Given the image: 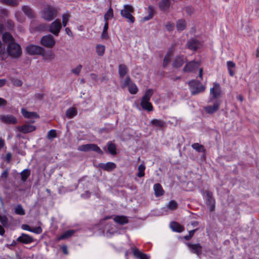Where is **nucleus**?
Instances as JSON below:
<instances>
[{"label": "nucleus", "instance_id": "f257e3e1", "mask_svg": "<svg viewBox=\"0 0 259 259\" xmlns=\"http://www.w3.org/2000/svg\"><path fill=\"white\" fill-rule=\"evenodd\" d=\"M6 53L13 58H18L22 54L21 46L16 42L9 43L7 45Z\"/></svg>", "mask_w": 259, "mask_h": 259}, {"label": "nucleus", "instance_id": "f03ea898", "mask_svg": "<svg viewBox=\"0 0 259 259\" xmlns=\"http://www.w3.org/2000/svg\"><path fill=\"white\" fill-rule=\"evenodd\" d=\"M152 95L153 90L152 89H148L143 96L140 105L144 110L148 111H152L153 110V106L149 102Z\"/></svg>", "mask_w": 259, "mask_h": 259}, {"label": "nucleus", "instance_id": "7ed1b4c3", "mask_svg": "<svg viewBox=\"0 0 259 259\" xmlns=\"http://www.w3.org/2000/svg\"><path fill=\"white\" fill-rule=\"evenodd\" d=\"M188 84L191 94L196 95L204 91L205 88L202 85L201 82L196 80H192L189 82Z\"/></svg>", "mask_w": 259, "mask_h": 259}, {"label": "nucleus", "instance_id": "20e7f679", "mask_svg": "<svg viewBox=\"0 0 259 259\" xmlns=\"http://www.w3.org/2000/svg\"><path fill=\"white\" fill-rule=\"evenodd\" d=\"M210 97L209 102H212L213 100H218V98L221 97L222 95V91L221 85L217 82L213 83V87L210 89Z\"/></svg>", "mask_w": 259, "mask_h": 259}, {"label": "nucleus", "instance_id": "39448f33", "mask_svg": "<svg viewBox=\"0 0 259 259\" xmlns=\"http://www.w3.org/2000/svg\"><path fill=\"white\" fill-rule=\"evenodd\" d=\"M123 9L120 11L121 15L126 19L128 22L133 23L135 21V18L132 15L134 12V8L131 5H125Z\"/></svg>", "mask_w": 259, "mask_h": 259}, {"label": "nucleus", "instance_id": "423d86ee", "mask_svg": "<svg viewBox=\"0 0 259 259\" xmlns=\"http://www.w3.org/2000/svg\"><path fill=\"white\" fill-rule=\"evenodd\" d=\"M78 150L80 151L88 152L94 151L99 154H102L103 152L100 147L95 144H88L80 145L78 147Z\"/></svg>", "mask_w": 259, "mask_h": 259}, {"label": "nucleus", "instance_id": "0eeeda50", "mask_svg": "<svg viewBox=\"0 0 259 259\" xmlns=\"http://www.w3.org/2000/svg\"><path fill=\"white\" fill-rule=\"evenodd\" d=\"M62 28L60 20L56 19L50 24V32L55 36H58Z\"/></svg>", "mask_w": 259, "mask_h": 259}, {"label": "nucleus", "instance_id": "6e6552de", "mask_svg": "<svg viewBox=\"0 0 259 259\" xmlns=\"http://www.w3.org/2000/svg\"><path fill=\"white\" fill-rule=\"evenodd\" d=\"M26 51L30 55H42L44 54V49L38 46L29 45L26 47Z\"/></svg>", "mask_w": 259, "mask_h": 259}, {"label": "nucleus", "instance_id": "1a4fd4ad", "mask_svg": "<svg viewBox=\"0 0 259 259\" xmlns=\"http://www.w3.org/2000/svg\"><path fill=\"white\" fill-rule=\"evenodd\" d=\"M221 103L220 100H216L212 105H208L204 107V110L208 114H213L219 110Z\"/></svg>", "mask_w": 259, "mask_h": 259}, {"label": "nucleus", "instance_id": "9d476101", "mask_svg": "<svg viewBox=\"0 0 259 259\" xmlns=\"http://www.w3.org/2000/svg\"><path fill=\"white\" fill-rule=\"evenodd\" d=\"M200 63L194 61L187 63L183 68V71L185 72H194L199 67Z\"/></svg>", "mask_w": 259, "mask_h": 259}, {"label": "nucleus", "instance_id": "9b49d317", "mask_svg": "<svg viewBox=\"0 0 259 259\" xmlns=\"http://www.w3.org/2000/svg\"><path fill=\"white\" fill-rule=\"evenodd\" d=\"M205 199L206 204L210 207V210L213 211L215 207V199L213 197L212 192L206 191L205 192Z\"/></svg>", "mask_w": 259, "mask_h": 259}, {"label": "nucleus", "instance_id": "f8f14e48", "mask_svg": "<svg viewBox=\"0 0 259 259\" xmlns=\"http://www.w3.org/2000/svg\"><path fill=\"white\" fill-rule=\"evenodd\" d=\"M186 245L192 253L196 254L197 255L201 254L202 247L199 243H187Z\"/></svg>", "mask_w": 259, "mask_h": 259}, {"label": "nucleus", "instance_id": "ddd939ff", "mask_svg": "<svg viewBox=\"0 0 259 259\" xmlns=\"http://www.w3.org/2000/svg\"><path fill=\"white\" fill-rule=\"evenodd\" d=\"M2 121L7 124H15L17 123V119L12 115H3L0 116Z\"/></svg>", "mask_w": 259, "mask_h": 259}, {"label": "nucleus", "instance_id": "4468645a", "mask_svg": "<svg viewBox=\"0 0 259 259\" xmlns=\"http://www.w3.org/2000/svg\"><path fill=\"white\" fill-rule=\"evenodd\" d=\"M22 115L26 118L32 119H36L39 117L38 115L36 112L28 111L25 108H22L21 110Z\"/></svg>", "mask_w": 259, "mask_h": 259}, {"label": "nucleus", "instance_id": "2eb2a0df", "mask_svg": "<svg viewBox=\"0 0 259 259\" xmlns=\"http://www.w3.org/2000/svg\"><path fill=\"white\" fill-rule=\"evenodd\" d=\"M199 42L195 38L190 39L187 44V48L191 50L196 51L199 47Z\"/></svg>", "mask_w": 259, "mask_h": 259}, {"label": "nucleus", "instance_id": "dca6fc26", "mask_svg": "<svg viewBox=\"0 0 259 259\" xmlns=\"http://www.w3.org/2000/svg\"><path fill=\"white\" fill-rule=\"evenodd\" d=\"M19 131L23 133H28L35 130V126L30 124H24L17 127Z\"/></svg>", "mask_w": 259, "mask_h": 259}, {"label": "nucleus", "instance_id": "f3484780", "mask_svg": "<svg viewBox=\"0 0 259 259\" xmlns=\"http://www.w3.org/2000/svg\"><path fill=\"white\" fill-rule=\"evenodd\" d=\"M17 241L24 244H28L33 242V238L26 234H22L17 238Z\"/></svg>", "mask_w": 259, "mask_h": 259}, {"label": "nucleus", "instance_id": "a211bd4d", "mask_svg": "<svg viewBox=\"0 0 259 259\" xmlns=\"http://www.w3.org/2000/svg\"><path fill=\"white\" fill-rule=\"evenodd\" d=\"M186 60V58L183 56L176 57L173 62V67L179 68L182 66L185 62Z\"/></svg>", "mask_w": 259, "mask_h": 259}, {"label": "nucleus", "instance_id": "6ab92c4d", "mask_svg": "<svg viewBox=\"0 0 259 259\" xmlns=\"http://www.w3.org/2000/svg\"><path fill=\"white\" fill-rule=\"evenodd\" d=\"M100 166L103 169L108 171H110L114 169L116 167V165L114 162H108L105 164H100Z\"/></svg>", "mask_w": 259, "mask_h": 259}, {"label": "nucleus", "instance_id": "aec40b11", "mask_svg": "<svg viewBox=\"0 0 259 259\" xmlns=\"http://www.w3.org/2000/svg\"><path fill=\"white\" fill-rule=\"evenodd\" d=\"M113 220L119 225H124L128 222V220L127 217L124 215L115 216Z\"/></svg>", "mask_w": 259, "mask_h": 259}, {"label": "nucleus", "instance_id": "412c9836", "mask_svg": "<svg viewBox=\"0 0 259 259\" xmlns=\"http://www.w3.org/2000/svg\"><path fill=\"white\" fill-rule=\"evenodd\" d=\"M133 254L135 257L139 259H149L146 254L142 252L137 248L133 249Z\"/></svg>", "mask_w": 259, "mask_h": 259}, {"label": "nucleus", "instance_id": "4be33fe9", "mask_svg": "<svg viewBox=\"0 0 259 259\" xmlns=\"http://www.w3.org/2000/svg\"><path fill=\"white\" fill-rule=\"evenodd\" d=\"M3 40L4 42L9 44L11 42H15V40L12 35L9 32H6L3 35Z\"/></svg>", "mask_w": 259, "mask_h": 259}, {"label": "nucleus", "instance_id": "5701e85b", "mask_svg": "<svg viewBox=\"0 0 259 259\" xmlns=\"http://www.w3.org/2000/svg\"><path fill=\"white\" fill-rule=\"evenodd\" d=\"M153 189H154L155 195L156 196H157V197L160 196L163 194L164 191L160 184H159V183L155 184L154 185Z\"/></svg>", "mask_w": 259, "mask_h": 259}, {"label": "nucleus", "instance_id": "b1692460", "mask_svg": "<svg viewBox=\"0 0 259 259\" xmlns=\"http://www.w3.org/2000/svg\"><path fill=\"white\" fill-rule=\"evenodd\" d=\"M187 23L184 19H179L176 22V27L178 31H183L186 27Z\"/></svg>", "mask_w": 259, "mask_h": 259}, {"label": "nucleus", "instance_id": "393cba45", "mask_svg": "<svg viewBox=\"0 0 259 259\" xmlns=\"http://www.w3.org/2000/svg\"><path fill=\"white\" fill-rule=\"evenodd\" d=\"M128 69L127 66L124 64H120L118 66V73L120 77L123 78L127 73Z\"/></svg>", "mask_w": 259, "mask_h": 259}, {"label": "nucleus", "instance_id": "a878e982", "mask_svg": "<svg viewBox=\"0 0 259 259\" xmlns=\"http://www.w3.org/2000/svg\"><path fill=\"white\" fill-rule=\"evenodd\" d=\"M170 227L174 231L177 232H181L184 230V228L176 222H171L170 224Z\"/></svg>", "mask_w": 259, "mask_h": 259}, {"label": "nucleus", "instance_id": "bb28decb", "mask_svg": "<svg viewBox=\"0 0 259 259\" xmlns=\"http://www.w3.org/2000/svg\"><path fill=\"white\" fill-rule=\"evenodd\" d=\"M170 5V0H161L159 4V6L160 8L163 11L167 10Z\"/></svg>", "mask_w": 259, "mask_h": 259}, {"label": "nucleus", "instance_id": "cd10ccee", "mask_svg": "<svg viewBox=\"0 0 259 259\" xmlns=\"http://www.w3.org/2000/svg\"><path fill=\"white\" fill-rule=\"evenodd\" d=\"M108 150L112 155L116 154V147L115 145L112 142H108L107 143Z\"/></svg>", "mask_w": 259, "mask_h": 259}, {"label": "nucleus", "instance_id": "c85d7f7f", "mask_svg": "<svg viewBox=\"0 0 259 259\" xmlns=\"http://www.w3.org/2000/svg\"><path fill=\"white\" fill-rule=\"evenodd\" d=\"M58 9L56 7H50V21L57 17L58 14Z\"/></svg>", "mask_w": 259, "mask_h": 259}, {"label": "nucleus", "instance_id": "c756f323", "mask_svg": "<svg viewBox=\"0 0 259 259\" xmlns=\"http://www.w3.org/2000/svg\"><path fill=\"white\" fill-rule=\"evenodd\" d=\"M77 114V111L74 108H70L66 110V115L69 118H72Z\"/></svg>", "mask_w": 259, "mask_h": 259}, {"label": "nucleus", "instance_id": "7c9ffc66", "mask_svg": "<svg viewBox=\"0 0 259 259\" xmlns=\"http://www.w3.org/2000/svg\"><path fill=\"white\" fill-rule=\"evenodd\" d=\"M22 10L24 12V13L28 17L32 18L34 16L33 12L31 10V8H30L28 6H24L22 8Z\"/></svg>", "mask_w": 259, "mask_h": 259}, {"label": "nucleus", "instance_id": "2f4dec72", "mask_svg": "<svg viewBox=\"0 0 259 259\" xmlns=\"http://www.w3.org/2000/svg\"><path fill=\"white\" fill-rule=\"evenodd\" d=\"M105 50L104 45H98L96 47V52L99 56H102L104 54Z\"/></svg>", "mask_w": 259, "mask_h": 259}, {"label": "nucleus", "instance_id": "473e14b6", "mask_svg": "<svg viewBox=\"0 0 259 259\" xmlns=\"http://www.w3.org/2000/svg\"><path fill=\"white\" fill-rule=\"evenodd\" d=\"M30 174V171L28 169H24L20 174L21 177V180L25 182L26 179L29 177Z\"/></svg>", "mask_w": 259, "mask_h": 259}, {"label": "nucleus", "instance_id": "72a5a7b5", "mask_svg": "<svg viewBox=\"0 0 259 259\" xmlns=\"http://www.w3.org/2000/svg\"><path fill=\"white\" fill-rule=\"evenodd\" d=\"M113 17V10L111 8H110L108 11L104 15V19L105 21H108L109 20L112 18Z\"/></svg>", "mask_w": 259, "mask_h": 259}, {"label": "nucleus", "instance_id": "f704fd0d", "mask_svg": "<svg viewBox=\"0 0 259 259\" xmlns=\"http://www.w3.org/2000/svg\"><path fill=\"white\" fill-rule=\"evenodd\" d=\"M74 233L73 230H68L64 232L61 236L59 237V240H62L67 238L71 236Z\"/></svg>", "mask_w": 259, "mask_h": 259}, {"label": "nucleus", "instance_id": "c9c22d12", "mask_svg": "<svg viewBox=\"0 0 259 259\" xmlns=\"http://www.w3.org/2000/svg\"><path fill=\"white\" fill-rule=\"evenodd\" d=\"M145 166L144 164H140L138 166V170L139 172L137 174V177L139 178H141L144 176L145 175Z\"/></svg>", "mask_w": 259, "mask_h": 259}, {"label": "nucleus", "instance_id": "e433bc0d", "mask_svg": "<svg viewBox=\"0 0 259 259\" xmlns=\"http://www.w3.org/2000/svg\"><path fill=\"white\" fill-rule=\"evenodd\" d=\"M150 122L152 125L159 127L163 126L164 124V122L163 121L157 119H152Z\"/></svg>", "mask_w": 259, "mask_h": 259}, {"label": "nucleus", "instance_id": "4c0bfd02", "mask_svg": "<svg viewBox=\"0 0 259 259\" xmlns=\"http://www.w3.org/2000/svg\"><path fill=\"white\" fill-rule=\"evenodd\" d=\"M192 147L199 152H202L204 151L203 146L197 143L193 144Z\"/></svg>", "mask_w": 259, "mask_h": 259}, {"label": "nucleus", "instance_id": "58836bf2", "mask_svg": "<svg viewBox=\"0 0 259 259\" xmlns=\"http://www.w3.org/2000/svg\"><path fill=\"white\" fill-rule=\"evenodd\" d=\"M15 212L19 215H23L25 214L24 209L20 204H18L15 209Z\"/></svg>", "mask_w": 259, "mask_h": 259}, {"label": "nucleus", "instance_id": "ea45409f", "mask_svg": "<svg viewBox=\"0 0 259 259\" xmlns=\"http://www.w3.org/2000/svg\"><path fill=\"white\" fill-rule=\"evenodd\" d=\"M70 15L68 13H64L62 15V25L64 27H66L68 24Z\"/></svg>", "mask_w": 259, "mask_h": 259}, {"label": "nucleus", "instance_id": "a19ab883", "mask_svg": "<svg viewBox=\"0 0 259 259\" xmlns=\"http://www.w3.org/2000/svg\"><path fill=\"white\" fill-rule=\"evenodd\" d=\"M138 90V88L135 84L132 83L128 86V91L131 94H136Z\"/></svg>", "mask_w": 259, "mask_h": 259}, {"label": "nucleus", "instance_id": "79ce46f5", "mask_svg": "<svg viewBox=\"0 0 259 259\" xmlns=\"http://www.w3.org/2000/svg\"><path fill=\"white\" fill-rule=\"evenodd\" d=\"M167 207L170 210H175L178 207V204L175 200H171L169 202Z\"/></svg>", "mask_w": 259, "mask_h": 259}, {"label": "nucleus", "instance_id": "37998d69", "mask_svg": "<svg viewBox=\"0 0 259 259\" xmlns=\"http://www.w3.org/2000/svg\"><path fill=\"white\" fill-rule=\"evenodd\" d=\"M40 43L45 47H49V35L43 36L41 39Z\"/></svg>", "mask_w": 259, "mask_h": 259}, {"label": "nucleus", "instance_id": "c03bdc74", "mask_svg": "<svg viewBox=\"0 0 259 259\" xmlns=\"http://www.w3.org/2000/svg\"><path fill=\"white\" fill-rule=\"evenodd\" d=\"M82 65L79 64L75 68L72 69L71 71L76 75H78L82 69Z\"/></svg>", "mask_w": 259, "mask_h": 259}, {"label": "nucleus", "instance_id": "a18cd8bd", "mask_svg": "<svg viewBox=\"0 0 259 259\" xmlns=\"http://www.w3.org/2000/svg\"><path fill=\"white\" fill-rule=\"evenodd\" d=\"M41 15L45 20H49V9L45 8V10L41 12Z\"/></svg>", "mask_w": 259, "mask_h": 259}, {"label": "nucleus", "instance_id": "49530a36", "mask_svg": "<svg viewBox=\"0 0 259 259\" xmlns=\"http://www.w3.org/2000/svg\"><path fill=\"white\" fill-rule=\"evenodd\" d=\"M0 2L12 6H15L17 4V0H0Z\"/></svg>", "mask_w": 259, "mask_h": 259}, {"label": "nucleus", "instance_id": "de8ad7c7", "mask_svg": "<svg viewBox=\"0 0 259 259\" xmlns=\"http://www.w3.org/2000/svg\"><path fill=\"white\" fill-rule=\"evenodd\" d=\"M11 82L16 87H21L22 85V81L19 79L13 78L11 79Z\"/></svg>", "mask_w": 259, "mask_h": 259}, {"label": "nucleus", "instance_id": "09e8293b", "mask_svg": "<svg viewBox=\"0 0 259 259\" xmlns=\"http://www.w3.org/2000/svg\"><path fill=\"white\" fill-rule=\"evenodd\" d=\"M197 230H198V229H194V230L190 231L189 232V235H186L185 236H184V239L186 240H189L193 237V236L194 235V234Z\"/></svg>", "mask_w": 259, "mask_h": 259}, {"label": "nucleus", "instance_id": "8fccbe9b", "mask_svg": "<svg viewBox=\"0 0 259 259\" xmlns=\"http://www.w3.org/2000/svg\"><path fill=\"white\" fill-rule=\"evenodd\" d=\"M131 78L129 76H126V78L122 82V87L125 88L127 86H129L131 84Z\"/></svg>", "mask_w": 259, "mask_h": 259}, {"label": "nucleus", "instance_id": "3c124183", "mask_svg": "<svg viewBox=\"0 0 259 259\" xmlns=\"http://www.w3.org/2000/svg\"><path fill=\"white\" fill-rule=\"evenodd\" d=\"M42 232V229L40 227H35L31 229V232L34 233L35 234H40Z\"/></svg>", "mask_w": 259, "mask_h": 259}, {"label": "nucleus", "instance_id": "603ef678", "mask_svg": "<svg viewBox=\"0 0 259 259\" xmlns=\"http://www.w3.org/2000/svg\"><path fill=\"white\" fill-rule=\"evenodd\" d=\"M165 27L166 28V29L167 30V31H171L173 30L174 29V23H170V22H168L166 25H165Z\"/></svg>", "mask_w": 259, "mask_h": 259}, {"label": "nucleus", "instance_id": "864d4df0", "mask_svg": "<svg viewBox=\"0 0 259 259\" xmlns=\"http://www.w3.org/2000/svg\"><path fill=\"white\" fill-rule=\"evenodd\" d=\"M0 222L3 225H7L8 223V219L6 216L0 215Z\"/></svg>", "mask_w": 259, "mask_h": 259}, {"label": "nucleus", "instance_id": "5fc2aeb1", "mask_svg": "<svg viewBox=\"0 0 259 259\" xmlns=\"http://www.w3.org/2000/svg\"><path fill=\"white\" fill-rule=\"evenodd\" d=\"M170 58L169 56H166L164 57L163 59V67H166L170 62Z\"/></svg>", "mask_w": 259, "mask_h": 259}, {"label": "nucleus", "instance_id": "6e6d98bb", "mask_svg": "<svg viewBox=\"0 0 259 259\" xmlns=\"http://www.w3.org/2000/svg\"><path fill=\"white\" fill-rule=\"evenodd\" d=\"M101 37L102 39H108L109 38V35L108 34V31L103 30Z\"/></svg>", "mask_w": 259, "mask_h": 259}, {"label": "nucleus", "instance_id": "4d7b16f0", "mask_svg": "<svg viewBox=\"0 0 259 259\" xmlns=\"http://www.w3.org/2000/svg\"><path fill=\"white\" fill-rule=\"evenodd\" d=\"M56 41L53 36L50 35V48H52L55 44Z\"/></svg>", "mask_w": 259, "mask_h": 259}, {"label": "nucleus", "instance_id": "13d9d810", "mask_svg": "<svg viewBox=\"0 0 259 259\" xmlns=\"http://www.w3.org/2000/svg\"><path fill=\"white\" fill-rule=\"evenodd\" d=\"M227 64L228 69H232L235 67V64L233 61H228Z\"/></svg>", "mask_w": 259, "mask_h": 259}, {"label": "nucleus", "instance_id": "bf43d9fd", "mask_svg": "<svg viewBox=\"0 0 259 259\" xmlns=\"http://www.w3.org/2000/svg\"><path fill=\"white\" fill-rule=\"evenodd\" d=\"M57 133L55 130H50V139L56 137Z\"/></svg>", "mask_w": 259, "mask_h": 259}, {"label": "nucleus", "instance_id": "052dcab7", "mask_svg": "<svg viewBox=\"0 0 259 259\" xmlns=\"http://www.w3.org/2000/svg\"><path fill=\"white\" fill-rule=\"evenodd\" d=\"M8 176V170L7 169L5 170L1 174V178L6 180Z\"/></svg>", "mask_w": 259, "mask_h": 259}, {"label": "nucleus", "instance_id": "680f3d73", "mask_svg": "<svg viewBox=\"0 0 259 259\" xmlns=\"http://www.w3.org/2000/svg\"><path fill=\"white\" fill-rule=\"evenodd\" d=\"M12 158V154L10 152H8L7 153L6 156V160L8 163H9L11 161Z\"/></svg>", "mask_w": 259, "mask_h": 259}, {"label": "nucleus", "instance_id": "e2e57ef3", "mask_svg": "<svg viewBox=\"0 0 259 259\" xmlns=\"http://www.w3.org/2000/svg\"><path fill=\"white\" fill-rule=\"evenodd\" d=\"M65 32H66V34H67L68 35H69V36H71V37H73V33H72V32L71 31V30L70 29V28H68V27H66V28H65Z\"/></svg>", "mask_w": 259, "mask_h": 259}, {"label": "nucleus", "instance_id": "0e129e2a", "mask_svg": "<svg viewBox=\"0 0 259 259\" xmlns=\"http://www.w3.org/2000/svg\"><path fill=\"white\" fill-rule=\"evenodd\" d=\"M7 101L3 98H0V107L1 106H5L7 105Z\"/></svg>", "mask_w": 259, "mask_h": 259}, {"label": "nucleus", "instance_id": "69168bd1", "mask_svg": "<svg viewBox=\"0 0 259 259\" xmlns=\"http://www.w3.org/2000/svg\"><path fill=\"white\" fill-rule=\"evenodd\" d=\"M22 228L24 230L28 231L29 232H31V228L28 225H23L22 226Z\"/></svg>", "mask_w": 259, "mask_h": 259}, {"label": "nucleus", "instance_id": "338daca9", "mask_svg": "<svg viewBox=\"0 0 259 259\" xmlns=\"http://www.w3.org/2000/svg\"><path fill=\"white\" fill-rule=\"evenodd\" d=\"M62 251H63V252L64 253V254H68V249H67V246H63L62 247Z\"/></svg>", "mask_w": 259, "mask_h": 259}, {"label": "nucleus", "instance_id": "774afa93", "mask_svg": "<svg viewBox=\"0 0 259 259\" xmlns=\"http://www.w3.org/2000/svg\"><path fill=\"white\" fill-rule=\"evenodd\" d=\"M6 83L5 79H0V88L3 87Z\"/></svg>", "mask_w": 259, "mask_h": 259}]
</instances>
